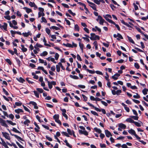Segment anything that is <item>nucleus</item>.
Wrapping results in <instances>:
<instances>
[{"instance_id":"f257e3e1","label":"nucleus","mask_w":148,"mask_h":148,"mask_svg":"<svg viewBox=\"0 0 148 148\" xmlns=\"http://www.w3.org/2000/svg\"><path fill=\"white\" fill-rule=\"evenodd\" d=\"M87 104L90 106L92 107L93 108H94L97 111H99V112H100L101 111L103 114H106V112L105 110L104 109H101L100 110V109H99L95 107V106L94 105H93L91 104V103H89V102L87 103Z\"/></svg>"},{"instance_id":"f03ea898","label":"nucleus","mask_w":148,"mask_h":148,"mask_svg":"<svg viewBox=\"0 0 148 148\" xmlns=\"http://www.w3.org/2000/svg\"><path fill=\"white\" fill-rule=\"evenodd\" d=\"M90 35L91 37L90 38L91 40H95L97 39L99 40L100 39L99 37L97 35H96L94 33H91Z\"/></svg>"},{"instance_id":"7ed1b4c3","label":"nucleus","mask_w":148,"mask_h":148,"mask_svg":"<svg viewBox=\"0 0 148 148\" xmlns=\"http://www.w3.org/2000/svg\"><path fill=\"white\" fill-rule=\"evenodd\" d=\"M128 132L130 134H131L132 135H134L138 140H140V137H139L136 134L135 131L133 130L132 129H131L130 130H128Z\"/></svg>"},{"instance_id":"20e7f679","label":"nucleus","mask_w":148,"mask_h":148,"mask_svg":"<svg viewBox=\"0 0 148 148\" xmlns=\"http://www.w3.org/2000/svg\"><path fill=\"white\" fill-rule=\"evenodd\" d=\"M3 136L6 138L8 140H10V137L9 136L8 134L6 132H2V133Z\"/></svg>"},{"instance_id":"39448f33","label":"nucleus","mask_w":148,"mask_h":148,"mask_svg":"<svg viewBox=\"0 0 148 148\" xmlns=\"http://www.w3.org/2000/svg\"><path fill=\"white\" fill-rule=\"evenodd\" d=\"M0 123L1 125L6 127H8V125L6 123L5 121L0 118Z\"/></svg>"},{"instance_id":"423d86ee","label":"nucleus","mask_w":148,"mask_h":148,"mask_svg":"<svg viewBox=\"0 0 148 148\" xmlns=\"http://www.w3.org/2000/svg\"><path fill=\"white\" fill-rule=\"evenodd\" d=\"M98 18H99V23L102 25H103V23L105 22V20L100 15L98 16Z\"/></svg>"},{"instance_id":"0eeeda50","label":"nucleus","mask_w":148,"mask_h":148,"mask_svg":"<svg viewBox=\"0 0 148 148\" xmlns=\"http://www.w3.org/2000/svg\"><path fill=\"white\" fill-rule=\"evenodd\" d=\"M7 24L6 23H4L3 25L0 24V28L2 29H3L5 31H7Z\"/></svg>"},{"instance_id":"6e6552de","label":"nucleus","mask_w":148,"mask_h":148,"mask_svg":"<svg viewBox=\"0 0 148 148\" xmlns=\"http://www.w3.org/2000/svg\"><path fill=\"white\" fill-rule=\"evenodd\" d=\"M105 133L106 136L108 137H109L110 136H112L111 133L107 130H105Z\"/></svg>"},{"instance_id":"1a4fd4ad","label":"nucleus","mask_w":148,"mask_h":148,"mask_svg":"<svg viewBox=\"0 0 148 148\" xmlns=\"http://www.w3.org/2000/svg\"><path fill=\"white\" fill-rule=\"evenodd\" d=\"M120 76V75L119 74L116 73L114 75L112 76V77L114 80H116L118 79V77Z\"/></svg>"},{"instance_id":"9d476101","label":"nucleus","mask_w":148,"mask_h":148,"mask_svg":"<svg viewBox=\"0 0 148 148\" xmlns=\"http://www.w3.org/2000/svg\"><path fill=\"white\" fill-rule=\"evenodd\" d=\"M29 104H32L34 106V108L35 109H38V107L37 106V103L34 101H30L29 102Z\"/></svg>"},{"instance_id":"9b49d317","label":"nucleus","mask_w":148,"mask_h":148,"mask_svg":"<svg viewBox=\"0 0 148 148\" xmlns=\"http://www.w3.org/2000/svg\"><path fill=\"white\" fill-rule=\"evenodd\" d=\"M22 34L24 37H27L29 35L31 36L32 34L30 32H28L27 33H22Z\"/></svg>"},{"instance_id":"f8f14e48","label":"nucleus","mask_w":148,"mask_h":148,"mask_svg":"<svg viewBox=\"0 0 148 148\" xmlns=\"http://www.w3.org/2000/svg\"><path fill=\"white\" fill-rule=\"evenodd\" d=\"M119 127L121 128L125 129L126 128V126L125 124L122 123H120L118 125Z\"/></svg>"},{"instance_id":"ddd939ff","label":"nucleus","mask_w":148,"mask_h":148,"mask_svg":"<svg viewBox=\"0 0 148 148\" xmlns=\"http://www.w3.org/2000/svg\"><path fill=\"white\" fill-rule=\"evenodd\" d=\"M10 134L12 136H14L17 139H19L20 140H21V141H23V139L21 138V137L19 136H17V135H15V134H12L10 132Z\"/></svg>"},{"instance_id":"4468645a","label":"nucleus","mask_w":148,"mask_h":148,"mask_svg":"<svg viewBox=\"0 0 148 148\" xmlns=\"http://www.w3.org/2000/svg\"><path fill=\"white\" fill-rule=\"evenodd\" d=\"M104 17L105 18V19L108 22L114 24V25L115 24V22H114L112 20H111L110 19L108 18H106V16H104Z\"/></svg>"},{"instance_id":"2eb2a0df","label":"nucleus","mask_w":148,"mask_h":148,"mask_svg":"<svg viewBox=\"0 0 148 148\" xmlns=\"http://www.w3.org/2000/svg\"><path fill=\"white\" fill-rule=\"evenodd\" d=\"M23 9H24L25 10L26 12L28 13H29L31 12L32 11V9L30 8H29L26 7H24L23 8Z\"/></svg>"},{"instance_id":"dca6fc26","label":"nucleus","mask_w":148,"mask_h":148,"mask_svg":"<svg viewBox=\"0 0 148 148\" xmlns=\"http://www.w3.org/2000/svg\"><path fill=\"white\" fill-rule=\"evenodd\" d=\"M90 6L94 10L96 11H97V8H96V5L95 4L93 3L90 5Z\"/></svg>"},{"instance_id":"f3484780","label":"nucleus","mask_w":148,"mask_h":148,"mask_svg":"<svg viewBox=\"0 0 148 148\" xmlns=\"http://www.w3.org/2000/svg\"><path fill=\"white\" fill-rule=\"evenodd\" d=\"M14 111L16 113L18 114H19L21 112H23V110L21 109H17L15 110Z\"/></svg>"},{"instance_id":"a211bd4d","label":"nucleus","mask_w":148,"mask_h":148,"mask_svg":"<svg viewBox=\"0 0 148 148\" xmlns=\"http://www.w3.org/2000/svg\"><path fill=\"white\" fill-rule=\"evenodd\" d=\"M64 142L66 143V145L67 146L70 148H72V145L69 144L67 140H65L64 141Z\"/></svg>"},{"instance_id":"6ab92c4d","label":"nucleus","mask_w":148,"mask_h":148,"mask_svg":"<svg viewBox=\"0 0 148 148\" xmlns=\"http://www.w3.org/2000/svg\"><path fill=\"white\" fill-rule=\"evenodd\" d=\"M63 45L64 46H66V47H71L73 48V46L70 43H68L66 44H65V43H63Z\"/></svg>"},{"instance_id":"aec40b11","label":"nucleus","mask_w":148,"mask_h":148,"mask_svg":"<svg viewBox=\"0 0 148 148\" xmlns=\"http://www.w3.org/2000/svg\"><path fill=\"white\" fill-rule=\"evenodd\" d=\"M126 121L128 122L133 123L134 121L131 118H128L126 119Z\"/></svg>"},{"instance_id":"412c9836","label":"nucleus","mask_w":148,"mask_h":148,"mask_svg":"<svg viewBox=\"0 0 148 148\" xmlns=\"http://www.w3.org/2000/svg\"><path fill=\"white\" fill-rule=\"evenodd\" d=\"M147 92H148V89L145 88L142 90V92L144 95L147 94Z\"/></svg>"},{"instance_id":"4be33fe9","label":"nucleus","mask_w":148,"mask_h":148,"mask_svg":"<svg viewBox=\"0 0 148 148\" xmlns=\"http://www.w3.org/2000/svg\"><path fill=\"white\" fill-rule=\"evenodd\" d=\"M48 54V53L46 51H44L42 53L40 54V56H44L47 55Z\"/></svg>"},{"instance_id":"5701e85b","label":"nucleus","mask_w":148,"mask_h":148,"mask_svg":"<svg viewBox=\"0 0 148 148\" xmlns=\"http://www.w3.org/2000/svg\"><path fill=\"white\" fill-rule=\"evenodd\" d=\"M17 79L19 82L23 83L25 81V80L21 77H20L19 78H17Z\"/></svg>"},{"instance_id":"b1692460","label":"nucleus","mask_w":148,"mask_h":148,"mask_svg":"<svg viewBox=\"0 0 148 148\" xmlns=\"http://www.w3.org/2000/svg\"><path fill=\"white\" fill-rule=\"evenodd\" d=\"M94 130L97 132H98L99 133H101V131L100 129H98L97 127H95L94 128Z\"/></svg>"},{"instance_id":"393cba45","label":"nucleus","mask_w":148,"mask_h":148,"mask_svg":"<svg viewBox=\"0 0 148 148\" xmlns=\"http://www.w3.org/2000/svg\"><path fill=\"white\" fill-rule=\"evenodd\" d=\"M6 121L9 124L12 125H16V123H13L12 121L7 120Z\"/></svg>"},{"instance_id":"a878e982","label":"nucleus","mask_w":148,"mask_h":148,"mask_svg":"<svg viewBox=\"0 0 148 148\" xmlns=\"http://www.w3.org/2000/svg\"><path fill=\"white\" fill-rule=\"evenodd\" d=\"M74 28L75 30L79 31V28L77 24H76L75 25Z\"/></svg>"},{"instance_id":"bb28decb","label":"nucleus","mask_w":148,"mask_h":148,"mask_svg":"<svg viewBox=\"0 0 148 148\" xmlns=\"http://www.w3.org/2000/svg\"><path fill=\"white\" fill-rule=\"evenodd\" d=\"M70 77L73 79H79V77L77 76L76 75H70Z\"/></svg>"},{"instance_id":"cd10ccee","label":"nucleus","mask_w":148,"mask_h":148,"mask_svg":"<svg viewBox=\"0 0 148 148\" xmlns=\"http://www.w3.org/2000/svg\"><path fill=\"white\" fill-rule=\"evenodd\" d=\"M127 37L128 38L129 41L130 42L132 43L133 44H134V42L133 40L131 38V37H130L128 36H127Z\"/></svg>"},{"instance_id":"c85d7f7f","label":"nucleus","mask_w":148,"mask_h":148,"mask_svg":"<svg viewBox=\"0 0 148 148\" xmlns=\"http://www.w3.org/2000/svg\"><path fill=\"white\" fill-rule=\"evenodd\" d=\"M53 118L55 120L58 119L59 118V115L58 114H55L53 117Z\"/></svg>"},{"instance_id":"c756f323","label":"nucleus","mask_w":148,"mask_h":148,"mask_svg":"<svg viewBox=\"0 0 148 148\" xmlns=\"http://www.w3.org/2000/svg\"><path fill=\"white\" fill-rule=\"evenodd\" d=\"M50 29H55L56 30H58L60 29V28L58 27H56L55 26H52L51 27H50Z\"/></svg>"},{"instance_id":"7c9ffc66","label":"nucleus","mask_w":148,"mask_h":148,"mask_svg":"<svg viewBox=\"0 0 148 148\" xmlns=\"http://www.w3.org/2000/svg\"><path fill=\"white\" fill-rule=\"evenodd\" d=\"M79 46L80 47V49H81V50L82 52H83V48L84 47V45L83 44L81 43L80 42H79Z\"/></svg>"},{"instance_id":"2f4dec72","label":"nucleus","mask_w":148,"mask_h":148,"mask_svg":"<svg viewBox=\"0 0 148 148\" xmlns=\"http://www.w3.org/2000/svg\"><path fill=\"white\" fill-rule=\"evenodd\" d=\"M34 92L35 95V96L37 98L39 97V93H38L37 91L34 90Z\"/></svg>"},{"instance_id":"473e14b6","label":"nucleus","mask_w":148,"mask_h":148,"mask_svg":"<svg viewBox=\"0 0 148 148\" xmlns=\"http://www.w3.org/2000/svg\"><path fill=\"white\" fill-rule=\"evenodd\" d=\"M12 130L15 132L18 133H21V132H20L18 130L15 128L13 127V128Z\"/></svg>"},{"instance_id":"72a5a7b5","label":"nucleus","mask_w":148,"mask_h":148,"mask_svg":"<svg viewBox=\"0 0 148 148\" xmlns=\"http://www.w3.org/2000/svg\"><path fill=\"white\" fill-rule=\"evenodd\" d=\"M135 27L136 29L138 30V32H140L142 34H144V33L142 31H141L140 28H139L137 26H136Z\"/></svg>"},{"instance_id":"f704fd0d","label":"nucleus","mask_w":148,"mask_h":148,"mask_svg":"<svg viewBox=\"0 0 148 148\" xmlns=\"http://www.w3.org/2000/svg\"><path fill=\"white\" fill-rule=\"evenodd\" d=\"M36 90L40 93H42L43 92L44 90L42 88H38L36 89Z\"/></svg>"},{"instance_id":"c9c22d12","label":"nucleus","mask_w":148,"mask_h":148,"mask_svg":"<svg viewBox=\"0 0 148 148\" xmlns=\"http://www.w3.org/2000/svg\"><path fill=\"white\" fill-rule=\"evenodd\" d=\"M68 12H69L70 14H71L72 15H73V16H75V15L76 14L75 13H73L71 10H68Z\"/></svg>"},{"instance_id":"e433bc0d","label":"nucleus","mask_w":148,"mask_h":148,"mask_svg":"<svg viewBox=\"0 0 148 148\" xmlns=\"http://www.w3.org/2000/svg\"><path fill=\"white\" fill-rule=\"evenodd\" d=\"M68 12H69L70 14H71L72 15H73V16H75V15L76 14L75 13H73L71 10H68Z\"/></svg>"},{"instance_id":"4c0bfd02","label":"nucleus","mask_w":148,"mask_h":148,"mask_svg":"<svg viewBox=\"0 0 148 148\" xmlns=\"http://www.w3.org/2000/svg\"><path fill=\"white\" fill-rule=\"evenodd\" d=\"M38 18L40 17L41 16H45V14L43 12H39L38 13Z\"/></svg>"},{"instance_id":"58836bf2","label":"nucleus","mask_w":148,"mask_h":148,"mask_svg":"<svg viewBox=\"0 0 148 148\" xmlns=\"http://www.w3.org/2000/svg\"><path fill=\"white\" fill-rule=\"evenodd\" d=\"M87 71L91 74H94L95 73V72L94 71L88 69H86Z\"/></svg>"},{"instance_id":"ea45409f","label":"nucleus","mask_w":148,"mask_h":148,"mask_svg":"<svg viewBox=\"0 0 148 148\" xmlns=\"http://www.w3.org/2000/svg\"><path fill=\"white\" fill-rule=\"evenodd\" d=\"M22 104V103L21 102H16L15 103V105L17 106H20Z\"/></svg>"},{"instance_id":"a19ab883","label":"nucleus","mask_w":148,"mask_h":148,"mask_svg":"<svg viewBox=\"0 0 148 148\" xmlns=\"http://www.w3.org/2000/svg\"><path fill=\"white\" fill-rule=\"evenodd\" d=\"M45 31L46 33L48 34L49 35L50 33V30L48 28H46L45 29Z\"/></svg>"},{"instance_id":"79ce46f5","label":"nucleus","mask_w":148,"mask_h":148,"mask_svg":"<svg viewBox=\"0 0 148 148\" xmlns=\"http://www.w3.org/2000/svg\"><path fill=\"white\" fill-rule=\"evenodd\" d=\"M30 123V121L28 119H26V121H24L23 123L24 125H27L28 123Z\"/></svg>"},{"instance_id":"37998d69","label":"nucleus","mask_w":148,"mask_h":148,"mask_svg":"<svg viewBox=\"0 0 148 148\" xmlns=\"http://www.w3.org/2000/svg\"><path fill=\"white\" fill-rule=\"evenodd\" d=\"M106 76H105V78L106 80H107L108 81H109V79H108L109 76L108 75V73L107 72H106Z\"/></svg>"},{"instance_id":"c03bdc74","label":"nucleus","mask_w":148,"mask_h":148,"mask_svg":"<svg viewBox=\"0 0 148 148\" xmlns=\"http://www.w3.org/2000/svg\"><path fill=\"white\" fill-rule=\"evenodd\" d=\"M133 97L136 99H138L140 97L138 94L137 93L136 94V95H134L133 96Z\"/></svg>"},{"instance_id":"a18cd8bd","label":"nucleus","mask_w":148,"mask_h":148,"mask_svg":"<svg viewBox=\"0 0 148 148\" xmlns=\"http://www.w3.org/2000/svg\"><path fill=\"white\" fill-rule=\"evenodd\" d=\"M131 117L135 120H138V115H136V116H131Z\"/></svg>"},{"instance_id":"49530a36","label":"nucleus","mask_w":148,"mask_h":148,"mask_svg":"<svg viewBox=\"0 0 148 148\" xmlns=\"http://www.w3.org/2000/svg\"><path fill=\"white\" fill-rule=\"evenodd\" d=\"M134 66L137 69H139L140 68V66L137 63H135L134 64Z\"/></svg>"},{"instance_id":"de8ad7c7","label":"nucleus","mask_w":148,"mask_h":148,"mask_svg":"<svg viewBox=\"0 0 148 148\" xmlns=\"http://www.w3.org/2000/svg\"><path fill=\"white\" fill-rule=\"evenodd\" d=\"M56 71L58 72H59L60 70V67L58 65H56Z\"/></svg>"},{"instance_id":"09e8293b","label":"nucleus","mask_w":148,"mask_h":148,"mask_svg":"<svg viewBox=\"0 0 148 148\" xmlns=\"http://www.w3.org/2000/svg\"><path fill=\"white\" fill-rule=\"evenodd\" d=\"M134 123L136 126L140 127L141 126V125H140V124L138 122L134 121Z\"/></svg>"},{"instance_id":"8fccbe9b","label":"nucleus","mask_w":148,"mask_h":148,"mask_svg":"<svg viewBox=\"0 0 148 148\" xmlns=\"http://www.w3.org/2000/svg\"><path fill=\"white\" fill-rule=\"evenodd\" d=\"M51 83H50V82H48V84L49 88L50 89H51L52 88V85L51 84Z\"/></svg>"},{"instance_id":"3c124183","label":"nucleus","mask_w":148,"mask_h":148,"mask_svg":"<svg viewBox=\"0 0 148 148\" xmlns=\"http://www.w3.org/2000/svg\"><path fill=\"white\" fill-rule=\"evenodd\" d=\"M91 113L94 115L98 116V114L95 112L93 111H91Z\"/></svg>"},{"instance_id":"603ef678","label":"nucleus","mask_w":148,"mask_h":148,"mask_svg":"<svg viewBox=\"0 0 148 148\" xmlns=\"http://www.w3.org/2000/svg\"><path fill=\"white\" fill-rule=\"evenodd\" d=\"M59 56V55L57 53H55V58L56 60H58Z\"/></svg>"},{"instance_id":"864d4df0","label":"nucleus","mask_w":148,"mask_h":148,"mask_svg":"<svg viewBox=\"0 0 148 148\" xmlns=\"http://www.w3.org/2000/svg\"><path fill=\"white\" fill-rule=\"evenodd\" d=\"M35 3L34 2H30L29 3V5L31 7H33L34 6V5H35Z\"/></svg>"},{"instance_id":"5fc2aeb1","label":"nucleus","mask_w":148,"mask_h":148,"mask_svg":"<svg viewBox=\"0 0 148 148\" xmlns=\"http://www.w3.org/2000/svg\"><path fill=\"white\" fill-rule=\"evenodd\" d=\"M62 134H64V136H65L67 137H69L70 136L66 132H62Z\"/></svg>"},{"instance_id":"6e6d98bb","label":"nucleus","mask_w":148,"mask_h":148,"mask_svg":"<svg viewBox=\"0 0 148 148\" xmlns=\"http://www.w3.org/2000/svg\"><path fill=\"white\" fill-rule=\"evenodd\" d=\"M23 107L24 108V109H25V111H26L27 112H30V110L28 109V108L27 107H26V106H24L23 105Z\"/></svg>"},{"instance_id":"4d7b16f0","label":"nucleus","mask_w":148,"mask_h":148,"mask_svg":"<svg viewBox=\"0 0 148 148\" xmlns=\"http://www.w3.org/2000/svg\"><path fill=\"white\" fill-rule=\"evenodd\" d=\"M16 143L20 148H24L18 142H16Z\"/></svg>"},{"instance_id":"13d9d810","label":"nucleus","mask_w":148,"mask_h":148,"mask_svg":"<svg viewBox=\"0 0 148 148\" xmlns=\"http://www.w3.org/2000/svg\"><path fill=\"white\" fill-rule=\"evenodd\" d=\"M121 92V90H119L116 91V94L117 95H119Z\"/></svg>"},{"instance_id":"bf43d9fd","label":"nucleus","mask_w":148,"mask_h":148,"mask_svg":"<svg viewBox=\"0 0 148 148\" xmlns=\"http://www.w3.org/2000/svg\"><path fill=\"white\" fill-rule=\"evenodd\" d=\"M8 117H10L12 120H13L14 118V116L12 114H10L8 116Z\"/></svg>"},{"instance_id":"052dcab7","label":"nucleus","mask_w":148,"mask_h":148,"mask_svg":"<svg viewBox=\"0 0 148 148\" xmlns=\"http://www.w3.org/2000/svg\"><path fill=\"white\" fill-rule=\"evenodd\" d=\"M101 102L104 105L106 106H107L108 105L107 103L103 101H101Z\"/></svg>"},{"instance_id":"680f3d73","label":"nucleus","mask_w":148,"mask_h":148,"mask_svg":"<svg viewBox=\"0 0 148 148\" xmlns=\"http://www.w3.org/2000/svg\"><path fill=\"white\" fill-rule=\"evenodd\" d=\"M5 60L10 65H11L12 64V62L10 59H7Z\"/></svg>"},{"instance_id":"e2e57ef3","label":"nucleus","mask_w":148,"mask_h":148,"mask_svg":"<svg viewBox=\"0 0 148 148\" xmlns=\"http://www.w3.org/2000/svg\"><path fill=\"white\" fill-rule=\"evenodd\" d=\"M77 59L78 60H79L80 61H82V59H81L80 56L79 54H77Z\"/></svg>"},{"instance_id":"0e129e2a","label":"nucleus","mask_w":148,"mask_h":148,"mask_svg":"<svg viewBox=\"0 0 148 148\" xmlns=\"http://www.w3.org/2000/svg\"><path fill=\"white\" fill-rule=\"evenodd\" d=\"M56 122L58 123L60 125H61L62 123L58 119L55 120Z\"/></svg>"},{"instance_id":"69168bd1","label":"nucleus","mask_w":148,"mask_h":148,"mask_svg":"<svg viewBox=\"0 0 148 148\" xmlns=\"http://www.w3.org/2000/svg\"><path fill=\"white\" fill-rule=\"evenodd\" d=\"M100 136L102 139H103L105 137V136L104 134L101 133H100Z\"/></svg>"},{"instance_id":"338daca9","label":"nucleus","mask_w":148,"mask_h":148,"mask_svg":"<svg viewBox=\"0 0 148 148\" xmlns=\"http://www.w3.org/2000/svg\"><path fill=\"white\" fill-rule=\"evenodd\" d=\"M94 2L97 5H99L100 3L98 0H93Z\"/></svg>"},{"instance_id":"774afa93","label":"nucleus","mask_w":148,"mask_h":148,"mask_svg":"<svg viewBox=\"0 0 148 148\" xmlns=\"http://www.w3.org/2000/svg\"><path fill=\"white\" fill-rule=\"evenodd\" d=\"M67 132L69 133V134L70 135H72V132L71 130L69 129H67Z\"/></svg>"}]
</instances>
